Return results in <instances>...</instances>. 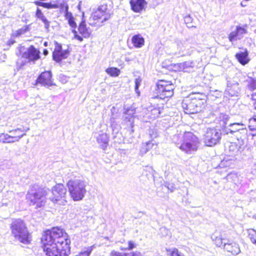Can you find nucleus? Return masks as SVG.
I'll use <instances>...</instances> for the list:
<instances>
[{
  "mask_svg": "<svg viewBox=\"0 0 256 256\" xmlns=\"http://www.w3.org/2000/svg\"><path fill=\"white\" fill-rule=\"evenodd\" d=\"M43 249L47 256H68L70 254V240L64 230L53 228L46 231L42 238Z\"/></svg>",
  "mask_w": 256,
  "mask_h": 256,
  "instance_id": "obj_1",
  "label": "nucleus"
},
{
  "mask_svg": "<svg viewBox=\"0 0 256 256\" xmlns=\"http://www.w3.org/2000/svg\"><path fill=\"white\" fill-rule=\"evenodd\" d=\"M172 140L180 150L188 154L196 151L200 144L198 138L190 132H186L182 136L176 135Z\"/></svg>",
  "mask_w": 256,
  "mask_h": 256,
  "instance_id": "obj_2",
  "label": "nucleus"
},
{
  "mask_svg": "<svg viewBox=\"0 0 256 256\" xmlns=\"http://www.w3.org/2000/svg\"><path fill=\"white\" fill-rule=\"evenodd\" d=\"M190 99L184 100L182 107L186 114H194L200 112L204 107L206 102V96L202 94H190Z\"/></svg>",
  "mask_w": 256,
  "mask_h": 256,
  "instance_id": "obj_3",
  "label": "nucleus"
},
{
  "mask_svg": "<svg viewBox=\"0 0 256 256\" xmlns=\"http://www.w3.org/2000/svg\"><path fill=\"white\" fill-rule=\"evenodd\" d=\"M10 229L12 236L16 240L26 244L30 243L31 235L22 220H14L10 224Z\"/></svg>",
  "mask_w": 256,
  "mask_h": 256,
  "instance_id": "obj_4",
  "label": "nucleus"
},
{
  "mask_svg": "<svg viewBox=\"0 0 256 256\" xmlns=\"http://www.w3.org/2000/svg\"><path fill=\"white\" fill-rule=\"evenodd\" d=\"M46 190L38 184L31 186L26 194V199L30 205H36L38 208L43 206L46 203Z\"/></svg>",
  "mask_w": 256,
  "mask_h": 256,
  "instance_id": "obj_5",
  "label": "nucleus"
},
{
  "mask_svg": "<svg viewBox=\"0 0 256 256\" xmlns=\"http://www.w3.org/2000/svg\"><path fill=\"white\" fill-rule=\"evenodd\" d=\"M86 182L78 179L70 180L67 183L70 196L74 201L82 200L86 192Z\"/></svg>",
  "mask_w": 256,
  "mask_h": 256,
  "instance_id": "obj_6",
  "label": "nucleus"
},
{
  "mask_svg": "<svg viewBox=\"0 0 256 256\" xmlns=\"http://www.w3.org/2000/svg\"><path fill=\"white\" fill-rule=\"evenodd\" d=\"M112 14L106 4H102L92 13L88 20V23L91 26L96 25L98 26H101L104 22L110 18Z\"/></svg>",
  "mask_w": 256,
  "mask_h": 256,
  "instance_id": "obj_7",
  "label": "nucleus"
},
{
  "mask_svg": "<svg viewBox=\"0 0 256 256\" xmlns=\"http://www.w3.org/2000/svg\"><path fill=\"white\" fill-rule=\"evenodd\" d=\"M30 130L29 128H17L14 130H8L9 134H0V143H14L18 142L23 136L26 135V132Z\"/></svg>",
  "mask_w": 256,
  "mask_h": 256,
  "instance_id": "obj_8",
  "label": "nucleus"
},
{
  "mask_svg": "<svg viewBox=\"0 0 256 256\" xmlns=\"http://www.w3.org/2000/svg\"><path fill=\"white\" fill-rule=\"evenodd\" d=\"M66 190L62 184H58L54 186L52 190V195L49 199L54 204L64 205L66 200Z\"/></svg>",
  "mask_w": 256,
  "mask_h": 256,
  "instance_id": "obj_9",
  "label": "nucleus"
},
{
  "mask_svg": "<svg viewBox=\"0 0 256 256\" xmlns=\"http://www.w3.org/2000/svg\"><path fill=\"white\" fill-rule=\"evenodd\" d=\"M157 97L160 99L170 98L174 94V86L170 82L160 80L157 84Z\"/></svg>",
  "mask_w": 256,
  "mask_h": 256,
  "instance_id": "obj_10",
  "label": "nucleus"
},
{
  "mask_svg": "<svg viewBox=\"0 0 256 256\" xmlns=\"http://www.w3.org/2000/svg\"><path fill=\"white\" fill-rule=\"evenodd\" d=\"M221 132L216 128H208L204 138L206 144L208 146H212L218 144L221 138Z\"/></svg>",
  "mask_w": 256,
  "mask_h": 256,
  "instance_id": "obj_11",
  "label": "nucleus"
},
{
  "mask_svg": "<svg viewBox=\"0 0 256 256\" xmlns=\"http://www.w3.org/2000/svg\"><path fill=\"white\" fill-rule=\"evenodd\" d=\"M194 44L192 38H188L182 41L179 42L177 44L178 49L180 53L184 56L190 55L192 52Z\"/></svg>",
  "mask_w": 256,
  "mask_h": 256,
  "instance_id": "obj_12",
  "label": "nucleus"
},
{
  "mask_svg": "<svg viewBox=\"0 0 256 256\" xmlns=\"http://www.w3.org/2000/svg\"><path fill=\"white\" fill-rule=\"evenodd\" d=\"M40 52L33 46H30L26 52L22 54V58L28 60V62H35L40 58Z\"/></svg>",
  "mask_w": 256,
  "mask_h": 256,
  "instance_id": "obj_13",
  "label": "nucleus"
},
{
  "mask_svg": "<svg viewBox=\"0 0 256 256\" xmlns=\"http://www.w3.org/2000/svg\"><path fill=\"white\" fill-rule=\"evenodd\" d=\"M226 134H234L238 132L246 133V126L242 122H234L230 124L228 126H225L224 130Z\"/></svg>",
  "mask_w": 256,
  "mask_h": 256,
  "instance_id": "obj_14",
  "label": "nucleus"
},
{
  "mask_svg": "<svg viewBox=\"0 0 256 256\" xmlns=\"http://www.w3.org/2000/svg\"><path fill=\"white\" fill-rule=\"evenodd\" d=\"M52 74L50 71H45L38 76L36 82L44 86H50L53 85L52 80Z\"/></svg>",
  "mask_w": 256,
  "mask_h": 256,
  "instance_id": "obj_15",
  "label": "nucleus"
},
{
  "mask_svg": "<svg viewBox=\"0 0 256 256\" xmlns=\"http://www.w3.org/2000/svg\"><path fill=\"white\" fill-rule=\"evenodd\" d=\"M238 86V83L236 82L228 80L225 94L230 96H238L240 92Z\"/></svg>",
  "mask_w": 256,
  "mask_h": 256,
  "instance_id": "obj_16",
  "label": "nucleus"
},
{
  "mask_svg": "<svg viewBox=\"0 0 256 256\" xmlns=\"http://www.w3.org/2000/svg\"><path fill=\"white\" fill-rule=\"evenodd\" d=\"M247 32L246 30L241 26H236V29L232 32L228 36L230 42H233L242 39Z\"/></svg>",
  "mask_w": 256,
  "mask_h": 256,
  "instance_id": "obj_17",
  "label": "nucleus"
},
{
  "mask_svg": "<svg viewBox=\"0 0 256 256\" xmlns=\"http://www.w3.org/2000/svg\"><path fill=\"white\" fill-rule=\"evenodd\" d=\"M96 139L102 149L105 150L107 148L109 142V137L106 132L104 130L98 132V135L96 136Z\"/></svg>",
  "mask_w": 256,
  "mask_h": 256,
  "instance_id": "obj_18",
  "label": "nucleus"
},
{
  "mask_svg": "<svg viewBox=\"0 0 256 256\" xmlns=\"http://www.w3.org/2000/svg\"><path fill=\"white\" fill-rule=\"evenodd\" d=\"M224 248L227 252H230L233 255H237L240 252V250L238 244L228 240L224 242Z\"/></svg>",
  "mask_w": 256,
  "mask_h": 256,
  "instance_id": "obj_19",
  "label": "nucleus"
},
{
  "mask_svg": "<svg viewBox=\"0 0 256 256\" xmlns=\"http://www.w3.org/2000/svg\"><path fill=\"white\" fill-rule=\"evenodd\" d=\"M147 2L145 0H130V4L132 10L136 12H140L144 9Z\"/></svg>",
  "mask_w": 256,
  "mask_h": 256,
  "instance_id": "obj_20",
  "label": "nucleus"
},
{
  "mask_svg": "<svg viewBox=\"0 0 256 256\" xmlns=\"http://www.w3.org/2000/svg\"><path fill=\"white\" fill-rule=\"evenodd\" d=\"M134 110L133 109H127L123 116L124 122L128 126L133 127L134 124Z\"/></svg>",
  "mask_w": 256,
  "mask_h": 256,
  "instance_id": "obj_21",
  "label": "nucleus"
},
{
  "mask_svg": "<svg viewBox=\"0 0 256 256\" xmlns=\"http://www.w3.org/2000/svg\"><path fill=\"white\" fill-rule=\"evenodd\" d=\"M212 239L216 245L218 247L224 246L226 240L222 233L216 232L212 235Z\"/></svg>",
  "mask_w": 256,
  "mask_h": 256,
  "instance_id": "obj_22",
  "label": "nucleus"
},
{
  "mask_svg": "<svg viewBox=\"0 0 256 256\" xmlns=\"http://www.w3.org/2000/svg\"><path fill=\"white\" fill-rule=\"evenodd\" d=\"M236 58L242 65L246 64L250 60L248 58V53L247 52H240L236 54Z\"/></svg>",
  "mask_w": 256,
  "mask_h": 256,
  "instance_id": "obj_23",
  "label": "nucleus"
},
{
  "mask_svg": "<svg viewBox=\"0 0 256 256\" xmlns=\"http://www.w3.org/2000/svg\"><path fill=\"white\" fill-rule=\"evenodd\" d=\"M132 40L134 46L136 48H141L144 45V38L140 34L133 36Z\"/></svg>",
  "mask_w": 256,
  "mask_h": 256,
  "instance_id": "obj_24",
  "label": "nucleus"
},
{
  "mask_svg": "<svg viewBox=\"0 0 256 256\" xmlns=\"http://www.w3.org/2000/svg\"><path fill=\"white\" fill-rule=\"evenodd\" d=\"M36 16L44 22L45 28L48 30L50 27V22L44 16L41 10L38 8L36 10Z\"/></svg>",
  "mask_w": 256,
  "mask_h": 256,
  "instance_id": "obj_25",
  "label": "nucleus"
},
{
  "mask_svg": "<svg viewBox=\"0 0 256 256\" xmlns=\"http://www.w3.org/2000/svg\"><path fill=\"white\" fill-rule=\"evenodd\" d=\"M70 54L69 50H62L60 52L59 54H57V57L54 56V54H52V57L54 60L58 62H60L62 59L66 58Z\"/></svg>",
  "mask_w": 256,
  "mask_h": 256,
  "instance_id": "obj_26",
  "label": "nucleus"
},
{
  "mask_svg": "<svg viewBox=\"0 0 256 256\" xmlns=\"http://www.w3.org/2000/svg\"><path fill=\"white\" fill-rule=\"evenodd\" d=\"M95 247L94 244L90 246L85 247L76 256H90Z\"/></svg>",
  "mask_w": 256,
  "mask_h": 256,
  "instance_id": "obj_27",
  "label": "nucleus"
},
{
  "mask_svg": "<svg viewBox=\"0 0 256 256\" xmlns=\"http://www.w3.org/2000/svg\"><path fill=\"white\" fill-rule=\"evenodd\" d=\"M194 64L192 60H188L179 64V67L180 70L188 72L189 68H194Z\"/></svg>",
  "mask_w": 256,
  "mask_h": 256,
  "instance_id": "obj_28",
  "label": "nucleus"
},
{
  "mask_svg": "<svg viewBox=\"0 0 256 256\" xmlns=\"http://www.w3.org/2000/svg\"><path fill=\"white\" fill-rule=\"evenodd\" d=\"M78 30L80 33L84 37L88 36L90 33L88 30V29L86 28V24L84 21L82 22L80 24L78 27Z\"/></svg>",
  "mask_w": 256,
  "mask_h": 256,
  "instance_id": "obj_29",
  "label": "nucleus"
},
{
  "mask_svg": "<svg viewBox=\"0 0 256 256\" xmlns=\"http://www.w3.org/2000/svg\"><path fill=\"white\" fill-rule=\"evenodd\" d=\"M152 141H149L144 144L140 150V153L142 154H146L154 146V143Z\"/></svg>",
  "mask_w": 256,
  "mask_h": 256,
  "instance_id": "obj_30",
  "label": "nucleus"
},
{
  "mask_svg": "<svg viewBox=\"0 0 256 256\" xmlns=\"http://www.w3.org/2000/svg\"><path fill=\"white\" fill-rule=\"evenodd\" d=\"M106 72L108 74L113 77L118 76L120 72V69L114 67L108 68Z\"/></svg>",
  "mask_w": 256,
  "mask_h": 256,
  "instance_id": "obj_31",
  "label": "nucleus"
},
{
  "mask_svg": "<svg viewBox=\"0 0 256 256\" xmlns=\"http://www.w3.org/2000/svg\"><path fill=\"white\" fill-rule=\"evenodd\" d=\"M230 155L234 156L237 154L239 152V148L238 146L234 143H231L229 146Z\"/></svg>",
  "mask_w": 256,
  "mask_h": 256,
  "instance_id": "obj_32",
  "label": "nucleus"
},
{
  "mask_svg": "<svg viewBox=\"0 0 256 256\" xmlns=\"http://www.w3.org/2000/svg\"><path fill=\"white\" fill-rule=\"evenodd\" d=\"M29 30V27L28 26H24L22 27L21 28L18 29V30H16L14 33V36H19L22 34H25L27 31H28Z\"/></svg>",
  "mask_w": 256,
  "mask_h": 256,
  "instance_id": "obj_33",
  "label": "nucleus"
},
{
  "mask_svg": "<svg viewBox=\"0 0 256 256\" xmlns=\"http://www.w3.org/2000/svg\"><path fill=\"white\" fill-rule=\"evenodd\" d=\"M248 236L253 244H256V231L254 229L248 230Z\"/></svg>",
  "mask_w": 256,
  "mask_h": 256,
  "instance_id": "obj_34",
  "label": "nucleus"
},
{
  "mask_svg": "<svg viewBox=\"0 0 256 256\" xmlns=\"http://www.w3.org/2000/svg\"><path fill=\"white\" fill-rule=\"evenodd\" d=\"M170 252L171 256H185L183 253L176 248H172L170 250Z\"/></svg>",
  "mask_w": 256,
  "mask_h": 256,
  "instance_id": "obj_35",
  "label": "nucleus"
},
{
  "mask_svg": "<svg viewBox=\"0 0 256 256\" xmlns=\"http://www.w3.org/2000/svg\"><path fill=\"white\" fill-rule=\"evenodd\" d=\"M142 82V80L138 78L135 80V91L138 96H140V92L138 90V88Z\"/></svg>",
  "mask_w": 256,
  "mask_h": 256,
  "instance_id": "obj_36",
  "label": "nucleus"
},
{
  "mask_svg": "<svg viewBox=\"0 0 256 256\" xmlns=\"http://www.w3.org/2000/svg\"><path fill=\"white\" fill-rule=\"evenodd\" d=\"M62 50V46L56 42V47L52 54H54V56L57 57V54H60V52Z\"/></svg>",
  "mask_w": 256,
  "mask_h": 256,
  "instance_id": "obj_37",
  "label": "nucleus"
},
{
  "mask_svg": "<svg viewBox=\"0 0 256 256\" xmlns=\"http://www.w3.org/2000/svg\"><path fill=\"white\" fill-rule=\"evenodd\" d=\"M149 136L152 140L158 136L157 130L155 128L150 129L149 131Z\"/></svg>",
  "mask_w": 256,
  "mask_h": 256,
  "instance_id": "obj_38",
  "label": "nucleus"
},
{
  "mask_svg": "<svg viewBox=\"0 0 256 256\" xmlns=\"http://www.w3.org/2000/svg\"><path fill=\"white\" fill-rule=\"evenodd\" d=\"M184 22L189 27H193L194 26L191 25L190 24L192 22V18L190 16H186L184 18Z\"/></svg>",
  "mask_w": 256,
  "mask_h": 256,
  "instance_id": "obj_39",
  "label": "nucleus"
},
{
  "mask_svg": "<svg viewBox=\"0 0 256 256\" xmlns=\"http://www.w3.org/2000/svg\"><path fill=\"white\" fill-rule=\"evenodd\" d=\"M26 62H24L22 58H19L16 62V68L18 70L22 68L24 64Z\"/></svg>",
  "mask_w": 256,
  "mask_h": 256,
  "instance_id": "obj_40",
  "label": "nucleus"
},
{
  "mask_svg": "<svg viewBox=\"0 0 256 256\" xmlns=\"http://www.w3.org/2000/svg\"><path fill=\"white\" fill-rule=\"evenodd\" d=\"M128 246L127 248H126L124 250H131L132 248L136 247V244L134 242L130 240L128 242Z\"/></svg>",
  "mask_w": 256,
  "mask_h": 256,
  "instance_id": "obj_41",
  "label": "nucleus"
},
{
  "mask_svg": "<svg viewBox=\"0 0 256 256\" xmlns=\"http://www.w3.org/2000/svg\"><path fill=\"white\" fill-rule=\"evenodd\" d=\"M250 124L252 125L254 128L256 129V116L250 120Z\"/></svg>",
  "mask_w": 256,
  "mask_h": 256,
  "instance_id": "obj_42",
  "label": "nucleus"
},
{
  "mask_svg": "<svg viewBox=\"0 0 256 256\" xmlns=\"http://www.w3.org/2000/svg\"><path fill=\"white\" fill-rule=\"evenodd\" d=\"M70 26L73 28H75L76 26V23L74 20V18L68 20Z\"/></svg>",
  "mask_w": 256,
  "mask_h": 256,
  "instance_id": "obj_43",
  "label": "nucleus"
},
{
  "mask_svg": "<svg viewBox=\"0 0 256 256\" xmlns=\"http://www.w3.org/2000/svg\"><path fill=\"white\" fill-rule=\"evenodd\" d=\"M110 256H124V254L112 250L110 252Z\"/></svg>",
  "mask_w": 256,
  "mask_h": 256,
  "instance_id": "obj_44",
  "label": "nucleus"
},
{
  "mask_svg": "<svg viewBox=\"0 0 256 256\" xmlns=\"http://www.w3.org/2000/svg\"><path fill=\"white\" fill-rule=\"evenodd\" d=\"M228 116L226 114H222L220 116V118H222V125L224 126V124H226V121L228 120Z\"/></svg>",
  "mask_w": 256,
  "mask_h": 256,
  "instance_id": "obj_45",
  "label": "nucleus"
},
{
  "mask_svg": "<svg viewBox=\"0 0 256 256\" xmlns=\"http://www.w3.org/2000/svg\"><path fill=\"white\" fill-rule=\"evenodd\" d=\"M250 86L252 90L256 89V80H253L250 84Z\"/></svg>",
  "mask_w": 256,
  "mask_h": 256,
  "instance_id": "obj_46",
  "label": "nucleus"
},
{
  "mask_svg": "<svg viewBox=\"0 0 256 256\" xmlns=\"http://www.w3.org/2000/svg\"><path fill=\"white\" fill-rule=\"evenodd\" d=\"M44 8H56V6H52L49 3H44L43 2L42 6Z\"/></svg>",
  "mask_w": 256,
  "mask_h": 256,
  "instance_id": "obj_47",
  "label": "nucleus"
},
{
  "mask_svg": "<svg viewBox=\"0 0 256 256\" xmlns=\"http://www.w3.org/2000/svg\"><path fill=\"white\" fill-rule=\"evenodd\" d=\"M65 16L68 20L73 18L72 14L70 12H68V11H66V13Z\"/></svg>",
  "mask_w": 256,
  "mask_h": 256,
  "instance_id": "obj_48",
  "label": "nucleus"
},
{
  "mask_svg": "<svg viewBox=\"0 0 256 256\" xmlns=\"http://www.w3.org/2000/svg\"><path fill=\"white\" fill-rule=\"evenodd\" d=\"M15 42V40L12 39H10L7 42V44L8 46H10L13 44Z\"/></svg>",
  "mask_w": 256,
  "mask_h": 256,
  "instance_id": "obj_49",
  "label": "nucleus"
},
{
  "mask_svg": "<svg viewBox=\"0 0 256 256\" xmlns=\"http://www.w3.org/2000/svg\"><path fill=\"white\" fill-rule=\"evenodd\" d=\"M132 255L133 256H142V254L138 251L132 252Z\"/></svg>",
  "mask_w": 256,
  "mask_h": 256,
  "instance_id": "obj_50",
  "label": "nucleus"
},
{
  "mask_svg": "<svg viewBox=\"0 0 256 256\" xmlns=\"http://www.w3.org/2000/svg\"><path fill=\"white\" fill-rule=\"evenodd\" d=\"M111 126H112V131H113L112 134H114L115 132L117 133V134H118V130L115 132L116 130L114 128V122H112V124H111Z\"/></svg>",
  "mask_w": 256,
  "mask_h": 256,
  "instance_id": "obj_51",
  "label": "nucleus"
},
{
  "mask_svg": "<svg viewBox=\"0 0 256 256\" xmlns=\"http://www.w3.org/2000/svg\"><path fill=\"white\" fill-rule=\"evenodd\" d=\"M75 38H76L77 40H80V42H81V41H82V40H83V38H82V37H81L80 36H78V35H77V34L75 35Z\"/></svg>",
  "mask_w": 256,
  "mask_h": 256,
  "instance_id": "obj_52",
  "label": "nucleus"
},
{
  "mask_svg": "<svg viewBox=\"0 0 256 256\" xmlns=\"http://www.w3.org/2000/svg\"><path fill=\"white\" fill-rule=\"evenodd\" d=\"M36 5L40 6H42L43 2H40L36 1L34 2Z\"/></svg>",
  "mask_w": 256,
  "mask_h": 256,
  "instance_id": "obj_53",
  "label": "nucleus"
},
{
  "mask_svg": "<svg viewBox=\"0 0 256 256\" xmlns=\"http://www.w3.org/2000/svg\"><path fill=\"white\" fill-rule=\"evenodd\" d=\"M124 256H133L132 252L124 253Z\"/></svg>",
  "mask_w": 256,
  "mask_h": 256,
  "instance_id": "obj_54",
  "label": "nucleus"
},
{
  "mask_svg": "<svg viewBox=\"0 0 256 256\" xmlns=\"http://www.w3.org/2000/svg\"><path fill=\"white\" fill-rule=\"evenodd\" d=\"M160 230H162V231H164V232L166 233V234H167V233H168V229H166V228H162L160 229Z\"/></svg>",
  "mask_w": 256,
  "mask_h": 256,
  "instance_id": "obj_55",
  "label": "nucleus"
},
{
  "mask_svg": "<svg viewBox=\"0 0 256 256\" xmlns=\"http://www.w3.org/2000/svg\"><path fill=\"white\" fill-rule=\"evenodd\" d=\"M44 55H46H46H47V54H48V50H44Z\"/></svg>",
  "mask_w": 256,
  "mask_h": 256,
  "instance_id": "obj_56",
  "label": "nucleus"
},
{
  "mask_svg": "<svg viewBox=\"0 0 256 256\" xmlns=\"http://www.w3.org/2000/svg\"><path fill=\"white\" fill-rule=\"evenodd\" d=\"M254 109L256 110V102L254 103Z\"/></svg>",
  "mask_w": 256,
  "mask_h": 256,
  "instance_id": "obj_57",
  "label": "nucleus"
},
{
  "mask_svg": "<svg viewBox=\"0 0 256 256\" xmlns=\"http://www.w3.org/2000/svg\"><path fill=\"white\" fill-rule=\"evenodd\" d=\"M10 135H18V133H12V134H10Z\"/></svg>",
  "mask_w": 256,
  "mask_h": 256,
  "instance_id": "obj_58",
  "label": "nucleus"
},
{
  "mask_svg": "<svg viewBox=\"0 0 256 256\" xmlns=\"http://www.w3.org/2000/svg\"><path fill=\"white\" fill-rule=\"evenodd\" d=\"M253 218H254V219H256V214L254 215V216H253Z\"/></svg>",
  "mask_w": 256,
  "mask_h": 256,
  "instance_id": "obj_59",
  "label": "nucleus"
},
{
  "mask_svg": "<svg viewBox=\"0 0 256 256\" xmlns=\"http://www.w3.org/2000/svg\"><path fill=\"white\" fill-rule=\"evenodd\" d=\"M241 6H244V4H242V2L241 3Z\"/></svg>",
  "mask_w": 256,
  "mask_h": 256,
  "instance_id": "obj_60",
  "label": "nucleus"
},
{
  "mask_svg": "<svg viewBox=\"0 0 256 256\" xmlns=\"http://www.w3.org/2000/svg\"><path fill=\"white\" fill-rule=\"evenodd\" d=\"M44 44V46H47L46 42H45Z\"/></svg>",
  "mask_w": 256,
  "mask_h": 256,
  "instance_id": "obj_61",
  "label": "nucleus"
},
{
  "mask_svg": "<svg viewBox=\"0 0 256 256\" xmlns=\"http://www.w3.org/2000/svg\"><path fill=\"white\" fill-rule=\"evenodd\" d=\"M132 132H134V130L132 128L131 129Z\"/></svg>",
  "mask_w": 256,
  "mask_h": 256,
  "instance_id": "obj_62",
  "label": "nucleus"
}]
</instances>
